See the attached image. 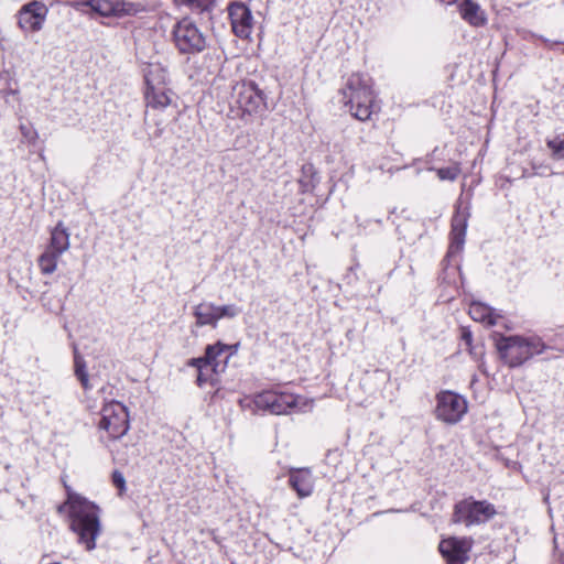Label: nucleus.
<instances>
[{"label":"nucleus","instance_id":"nucleus-32","mask_svg":"<svg viewBox=\"0 0 564 564\" xmlns=\"http://www.w3.org/2000/svg\"><path fill=\"white\" fill-rule=\"evenodd\" d=\"M176 2L181 4H194L196 3L197 7L206 6L207 3L212 2L213 0H175Z\"/></svg>","mask_w":564,"mask_h":564},{"label":"nucleus","instance_id":"nucleus-12","mask_svg":"<svg viewBox=\"0 0 564 564\" xmlns=\"http://www.w3.org/2000/svg\"><path fill=\"white\" fill-rule=\"evenodd\" d=\"M438 549L447 564H465L469 558L470 544L465 539H445L441 541Z\"/></svg>","mask_w":564,"mask_h":564},{"label":"nucleus","instance_id":"nucleus-22","mask_svg":"<svg viewBox=\"0 0 564 564\" xmlns=\"http://www.w3.org/2000/svg\"><path fill=\"white\" fill-rule=\"evenodd\" d=\"M62 254L54 252L46 248L45 251L39 257V267L43 274H52L57 268V261Z\"/></svg>","mask_w":564,"mask_h":564},{"label":"nucleus","instance_id":"nucleus-16","mask_svg":"<svg viewBox=\"0 0 564 564\" xmlns=\"http://www.w3.org/2000/svg\"><path fill=\"white\" fill-rule=\"evenodd\" d=\"M456 3L462 19L471 26L479 28L487 23L486 13L477 2L473 0H459Z\"/></svg>","mask_w":564,"mask_h":564},{"label":"nucleus","instance_id":"nucleus-3","mask_svg":"<svg viewBox=\"0 0 564 564\" xmlns=\"http://www.w3.org/2000/svg\"><path fill=\"white\" fill-rule=\"evenodd\" d=\"M257 409L269 411L271 414H288L291 410L305 411L311 409L313 400L286 392L263 391L254 395Z\"/></svg>","mask_w":564,"mask_h":564},{"label":"nucleus","instance_id":"nucleus-7","mask_svg":"<svg viewBox=\"0 0 564 564\" xmlns=\"http://www.w3.org/2000/svg\"><path fill=\"white\" fill-rule=\"evenodd\" d=\"M435 416L447 424L458 423L467 412L466 399L451 390H443L435 397Z\"/></svg>","mask_w":564,"mask_h":564},{"label":"nucleus","instance_id":"nucleus-26","mask_svg":"<svg viewBox=\"0 0 564 564\" xmlns=\"http://www.w3.org/2000/svg\"><path fill=\"white\" fill-rule=\"evenodd\" d=\"M460 173L458 165L442 167L437 170V176L442 181H455Z\"/></svg>","mask_w":564,"mask_h":564},{"label":"nucleus","instance_id":"nucleus-36","mask_svg":"<svg viewBox=\"0 0 564 564\" xmlns=\"http://www.w3.org/2000/svg\"><path fill=\"white\" fill-rule=\"evenodd\" d=\"M441 3L443 4H446V6H452L456 2H458L459 0H438Z\"/></svg>","mask_w":564,"mask_h":564},{"label":"nucleus","instance_id":"nucleus-27","mask_svg":"<svg viewBox=\"0 0 564 564\" xmlns=\"http://www.w3.org/2000/svg\"><path fill=\"white\" fill-rule=\"evenodd\" d=\"M75 373L80 380L82 384L87 388L88 375L85 370V361L80 356L75 354Z\"/></svg>","mask_w":564,"mask_h":564},{"label":"nucleus","instance_id":"nucleus-24","mask_svg":"<svg viewBox=\"0 0 564 564\" xmlns=\"http://www.w3.org/2000/svg\"><path fill=\"white\" fill-rule=\"evenodd\" d=\"M547 148L552 151V155L556 160H564V135L556 137L546 142Z\"/></svg>","mask_w":564,"mask_h":564},{"label":"nucleus","instance_id":"nucleus-37","mask_svg":"<svg viewBox=\"0 0 564 564\" xmlns=\"http://www.w3.org/2000/svg\"><path fill=\"white\" fill-rule=\"evenodd\" d=\"M470 337H471L470 334L464 335V338L467 339V340H469Z\"/></svg>","mask_w":564,"mask_h":564},{"label":"nucleus","instance_id":"nucleus-19","mask_svg":"<svg viewBox=\"0 0 564 564\" xmlns=\"http://www.w3.org/2000/svg\"><path fill=\"white\" fill-rule=\"evenodd\" d=\"M194 316L197 326L210 325L216 327L218 323L217 305L206 302L200 303L194 307Z\"/></svg>","mask_w":564,"mask_h":564},{"label":"nucleus","instance_id":"nucleus-38","mask_svg":"<svg viewBox=\"0 0 564 564\" xmlns=\"http://www.w3.org/2000/svg\"><path fill=\"white\" fill-rule=\"evenodd\" d=\"M227 360H225L224 365L221 366V370L225 369Z\"/></svg>","mask_w":564,"mask_h":564},{"label":"nucleus","instance_id":"nucleus-17","mask_svg":"<svg viewBox=\"0 0 564 564\" xmlns=\"http://www.w3.org/2000/svg\"><path fill=\"white\" fill-rule=\"evenodd\" d=\"M172 91L166 87L145 89L147 107L152 110H161L172 104Z\"/></svg>","mask_w":564,"mask_h":564},{"label":"nucleus","instance_id":"nucleus-10","mask_svg":"<svg viewBox=\"0 0 564 564\" xmlns=\"http://www.w3.org/2000/svg\"><path fill=\"white\" fill-rule=\"evenodd\" d=\"M47 13L48 9L43 2L33 0L19 10V26L24 31L37 32L43 28Z\"/></svg>","mask_w":564,"mask_h":564},{"label":"nucleus","instance_id":"nucleus-20","mask_svg":"<svg viewBox=\"0 0 564 564\" xmlns=\"http://www.w3.org/2000/svg\"><path fill=\"white\" fill-rule=\"evenodd\" d=\"M147 89L164 87L167 83L166 69L160 64H149L144 69Z\"/></svg>","mask_w":564,"mask_h":564},{"label":"nucleus","instance_id":"nucleus-1","mask_svg":"<svg viewBox=\"0 0 564 564\" xmlns=\"http://www.w3.org/2000/svg\"><path fill=\"white\" fill-rule=\"evenodd\" d=\"M64 487L67 499L57 507V512L63 513L68 509L70 529L78 535V542L84 544L86 550L91 551L96 546V539L101 530L98 508L74 492L66 482H64Z\"/></svg>","mask_w":564,"mask_h":564},{"label":"nucleus","instance_id":"nucleus-23","mask_svg":"<svg viewBox=\"0 0 564 564\" xmlns=\"http://www.w3.org/2000/svg\"><path fill=\"white\" fill-rule=\"evenodd\" d=\"M231 348L232 346L223 344L220 341L216 343L215 345H209L206 347L205 357L207 359V364L212 368V371H218V367L220 366L218 357L221 356L224 351L229 350Z\"/></svg>","mask_w":564,"mask_h":564},{"label":"nucleus","instance_id":"nucleus-14","mask_svg":"<svg viewBox=\"0 0 564 564\" xmlns=\"http://www.w3.org/2000/svg\"><path fill=\"white\" fill-rule=\"evenodd\" d=\"M82 4L90 7L93 11L102 17H120L133 11V4L123 0H83Z\"/></svg>","mask_w":564,"mask_h":564},{"label":"nucleus","instance_id":"nucleus-25","mask_svg":"<svg viewBox=\"0 0 564 564\" xmlns=\"http://www.w3.org/2000/svg\"><path fill=\"white\" fill-rule=\"evenodd\" d=\"M18 90L12 87V78L9 73H0V95L7 98L9 95H15Z\"/></svg>","mask_w":564,"mask_h":564},{"label":"nucleus","instance_id":"nucleus-2","mask_svg":"<svg viewBox=\"0 0 564 564\" xmlns=\"http://www.w3.org/2000/svg\"><path fill=\"white\" fill-rule=\"evenodd\" d=\"M495 346L500 359L510 368L522 366L546 349V345L538 336L499 335L495 338Z\"/></svg>","mask_w":564,"mask_h":564},{"label":"nucleus","instance_id":"nucleus-5","mask_svg":"<svg viewBox=\"0 0 564 564\" xmlns=\"http://www.w3.org/2000/svg\"><path fill=\"white\" fill-rule=\"evenodd\" d=\"M232 98L246 113H261L267 110V96L254 82L236 83L232 86Z\"/></svg>","mask_w":564,"mask_h":564},{"label":"nucleus","instance_id":"nucleus-31","mask_svg":"<svg viewBox=\"0 0 564 564\" xmlns=\"http://www.w3.org/2000/svg\"><path fill=\"white\" fill-rule=\"evenodd\" d=\"M188 365L192 366V367H195L197 368V370L202 369V368H208L210 367L208 364H207V359L206 357H199V358H193L188 361Z\"/></svg>","mask_w":564,"mask_h":564},{"label":"nucleus","instance_id":"nucleus-4","mask_svg":"<svg viewBox=\"0 0 564 564\" xmlns=\"http://www.w3.org/2000/svg\"><path fill=\"white\" fill-rule=\"evenodd\" d=\"M497 514L496 508L487 500L473 497L458 501L454 507L453 521L467 527L486 523Z\"/></svg>","mask_w":564,"mask_h":564},{"label":"nucleus","instance_id":"nucleus-18","mask_svg":"<svg viewBox=\"0 0 564 564\" xmlns=\"http://www.w3.org/2000/svg\"><path fill=\"white\" fill-rule=\"evenodd\" d=\"M469 315L474 321L485 323L490 326L496 325L498 318L501 317L494 308L480 302H473L470 304Z\"/></svg>","mask_w":564,"mask_h":564},{"label":"nucleus","instance_id":"nucleus-11","mask_svg":"<svg viewBox=\"0 0 564 564\" xmlns=\"http://www.w3.org/2000/svg\"><path fill=\"white\" fill-rule=\"evenodd\" d=\"M469 216L468 206H463L462 202L458 200L455 214L452 218L451 245L447 252L448 257L462 251L465 243Z\"/></svg>","mask_w":564,"mask_h":564},{"label":"nucleus","instance_id":"nucleus-9","mask_svg":"<svg viewBox=\"0 0 564 564\" xmlns=\"http://www.w3.org/2000/svg\"><path fill=\"white\" fill-rule=\"evenodd\" d=\"M355 99H357L355 119L359 121H372L375 117H378L380 106L368 82L359 80L358 88L355 87Z\"/></svg>","mask_w":564,"mask_h":564},{"label":"nucleus","instance_id":"nucleus-21","mask_svg":"<svg viewBox=\"0 0 564 564\" xmlns=\"http://www.w3.org/2000/svg\"><path fill=\"white\" fill-rule=\"evenodd\" d=\"M69 246V234L66 228L63 227L62 223H58L51 231L50 243L46 248L63 254L68 250Z\"/></svg>","mask_w":564,"mask_h":564},{"label":"nucleus","instance_id":"nucleus-33","mask_svg":"<svg viewBox=\"0 0 564 564\" xmlns=\"http://www.w3.org/2000/svg\"><path fill=\"white\" fill-rule=\"evenodd\" d=\"M205 369L206 368H202L198 370L197 384L199 387L204 386L209 380L205 375Z\"/></svg>","mask_w":564,"mask_h":564},{"label":"nucleus","instance_id":"nucleus-6","mask_svg":"<svg viewBox=\"0 0 564 564\" xmlns=\"http://www.w3.org/2000/svg\"><path fill=\"white\" fill-rule=\"evenodd\" d=\"M173 41L181 53H198L206 47V37L189 19H182L173 28Z\"/></svg>","mask_w":564,"mask_h":564},{"label":"nucleus","instance_id":"nucleus-13","mask_svg":"<svg viewBox=\"0 0 564 564\" xmlns=\"http://www.w3.org/2000/svg\"><path fill=\"white\" fill-rule=\"evenodd\" d=\"M228 11L234 33L241 39H247L252 30V15L249 8L237 2L232 3Z\"/></svg>","mask_w":564,"mask_h":564},{"label":"nucleus","instance_id":"nucleus-35","mask_svg":"<svg viewBox=\"0 0 564 564\" xmlns=\"http://www.w3.org/2000/svg\"><path fill=\"white\" fill-rule=\"evenodd\" d=\"M532 167H533V171H534L533 175H543V172H541L542 166L538 167L536 165L533 164Z\"/></svg>","mask_w":564,"mask_h":564},{"label":"nucleus","instance_id":"nucleus-8","mask_svg":"<svg viewBox=\"0 0 564 564\" xmlns=\"http://www.w3.org/2000/svg\"><path fill=\"white\" fill-rule=\"evenodd\" d=\"M127 408L120 402H109L101 410L99 429L108 433L112 440L120 438L129 430Z\"/></svg>","mask_w":564,"mask_h":564},{"label":"nucleus","instance_id":"nucleus-15","mask_svg":"<svg viewBox=\"0 0 564 564\" xmlns=\"http://www.w3.org/2000/svg\"><path fill=\"white\" fill-rule=\"evenodd\" d=\"M289 485L295 490L299 498H306L313 494L314 480L308 468H291L289 471Z\"/></svg>","mask_w":564,"mask_h":564},{"label":"nucleus","instance_id":"nucleus-30","mask_svg":"<svg viewBox=\"0 0 564 564\" xmlns=\"http://www.w3.org/2000/svg\"><path fill=\"white\" fill-rule=\"evenodd\" d=\"M112 484L120 490V494H122L126 490V479L122 473L118 470L113 471Z\"/></svg>","mask_w":564,"mask_h":564},{"label":"nucleus","instance_id":"nucleus-34","mask_svg":"<svg viewBox=\"0 0 564 564\" xmlns=\"http://www.w3.org/2000/svg\"><path fill=\"white\" fill-rule=\"evenodd\" d=\"M347 89H348V90L352 89V85H351L349 82H348V83H347V85H346V89H344V90L341 91V94H343V99H341V101L345 104V106H349V105H350V102H351V99L347 97Z\"/></svg>","mask_w":564,"mask_h":564},{"label":"nucleus","instance_id":"nucleus-29","mask_svg":"<svg viewBox=\"0 0 564 564\" xmlns=\"http://www.w3.org/2000/svg\"><path fill=\"white\" fill-rule=\"evenodd\" d=\"M20 130L23 138L26 139L30 143L34 144L36 142L37 132L32 127L21 124Z\"/></svg>","mask_w":564,"mask_h":564},{"label":"nucleus","instance_id":"nucleus-28","mask_svg":"<svg viewBox=\"0 0 564 564\" xmlns=\"http://www.w3.org/2000/svg\"><path fill=\"white\" fill-rule=\"evenodd\" d=\"M240 313V308L234 304L217 305L218 321L221 318H234Z\"/></svg>","mask_w":564,"mask_h":564}]
</instances>
